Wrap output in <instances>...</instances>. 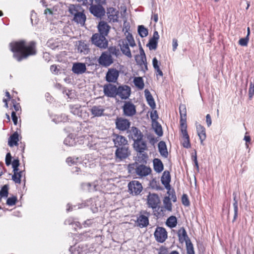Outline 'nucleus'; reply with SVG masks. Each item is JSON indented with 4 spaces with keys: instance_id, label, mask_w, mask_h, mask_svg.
<instances>
[{
    "instance_id": "f03ea898",
    "label": "nucleus",
    "mask_w": 254,
    "mask_h": 254,
    "mask_svg": "<svg viewBox=\"0 0 254 254\" xmlns=\"http://www.w3.org/2000/svg\"><path fill=\"white\" fill-rule=\"evenodd\" d=\"M128 172L138 178H142L150 175L151 169L145 165L139 164L135 162L129 164L127 166Z\"/></svg>"
},
{
    "instance_id": "6ab92c4d",
    "label": "nucleus",
    "mask_w": 254,
    "mask_h": 254,
    "mask_svg": "<svg viewBox=\"0 0 254 254\" xmlns=\"http://www.w3.org/2000/svg\"><path fill=\"white\" fill-rule=\"evenodd\" d=\"M144 213L147 214V215L149 213L147 212H144ZM137 225L140 228L146 227L149 224V219L148 216L144 215H140L137 219Z\"/></svg>"
},
{
    "instance_id": "39448f33",
    "label": "nucleus",
    "mask_w": 254,
    "mask_h": 254,
    "mask_svg": "<svg viewBox=\"0 0 254 254\" xmlns=\"http://www.w3.org/2000/svg\"><path fill=\"white\" fill-rule=\"evenodd\" d=\"M128 188L130 194L137 195L142 191L143 187L140 183L137 181H132L128 184Z\"/></svg>"
},
{
    "instance_id": "5fc2aeb1",
    "label": "nucleus",
    "mask_w": 254,
    "mask_h": 254,
    "mask_svg": "<svg viewBox=\"0 0 254 254\" xmlns=\"http://www.w3.org/2000/svg\"><path fill=\"white\" fill-rule=\"evenodd\" d=\"M17 198L15 196L9 197L6 201V204L9 206H12L15 204Z\"/></svg>"
},
{
    "instance_id": "473e14b6",
    "label": "nucleus",
    "mask_w": 254,
    "mask_h": 254,
    "mask_svg": "<svg viewBox=\"0 0 254 254\" xmlns=\"http://www.w3.org/2000/svg\"><path fill=\"white\" fill-rule=\"evenodd\" d=\"M133 83L135 86L139 90L143 89L144 83L143 80L141 77H135L133 79Z\"/></svg>"
},
{
    "instance_id": "79ce46f5",
    "label": "nucleus",
    "mask_w": 254,
    "mask_h": 254,
    "mask_svg": "<svg viewBox=\"0 0 254 254\" xmlns=\"http://www.w3.org/2000/svg\"><path fill=\"white\" fill-rule=\"evenodd\" d=\"M68 117L65 114H62L61 115L58 116L56 118L53 119V121L56 123H59L61 122L64 123L68 121Z\"/></svg>"
},
{
    "instance_id": "13d9d810",
    "label": "nucleus",
    "mask_w": 254,
    "mask_h": 254,
    "mask_svg": "<svg viewBox=\"0 0 254 254\" xmlns=\"http://www.w3.org/2000/svg\"><path fill=\"white\" fill-rule=\"evenodd\" d=\"M19 165V160L18 159H14L12 162V168L13 171H18V166Z\"/></svg>"
},
{
    "instance_id": "9d476101",
    "label": "nucleus",
    "mask_w": 254,
    "mask_h": 254,
    "mask_svg": "<svg viewBox=\"0 0 254 254\" xmlns=\"http://www.w3.org/2000/svg\"><path fill=\"white\" fill-rule=\"evenodd\" d=\"M103 92L106 96L115 98L117 96V86L111 83L105 84L103 86Z\"/></svg>"
},
{
    "instance_id": "cd10ccee",
    "label": "nucleus",
    "mask_w": 254,
    "mask_h": 254,
    "mask_svg": "<svg viewBox=\"0 0 254 254\" xmlns=\"http://www.w3.org/2000/svg\"><path fill=\"white\" fill-rule=\"evenodd\" d=\"M144 94L148 105L151 108L154 109L156 106L155 103L150 91L148 89H145Z\"/></svg>"
},
{
    "instance_id": "e433bc0d",
    "label": "nucleus",
    "mask_w": 254,
    "mask_h": 254,
    "mask_svg": "<svg viewBox=\"0 0 254 254\" xmlns=\"http://www.w3.org/2000/svg\"><path fill=\"white\" fill-rule=\"evenodd\" d=\"M82 10L81 7L78 5H71L69 7L70 13L74 15V16Z\"/></svg>"
},
{
    "instance_id": "1a4fd4ad",
    "label": "nucleus",
    "mask_w": 254,
    "mask_h": 254,
    "mask_svg": "<svg viewBox=\"0 0 254 254\" xmlns=\"http://www.w3.org/2000/svg\"><path fill=\"white\" fill-rule=\"evenodd\" d=\"M160 200L158 195L156 193H149L147 196V204L148 207L153 209L158 207Z\"/></svg>"
},
{
    "instance_id": "680f3d73",
    "label": "nucleus",
    "mask_w": 254,
    "mask_h": 254,
    "mask_svg": "<svg viewBox=\"0 0 254 254\" xmlns=\"http://www.w3.org/2000/svg\"><path fill=\"white\" fill-rule=\"evenodd\" d=\"M155 131L156 134L159 136H161L163 134V131L162 129V127L160 125H157L156 127L155 128Z\"/></svg>"
},
{
    "instance_id": "dca6fc26",
    "label": "nucleus",
    "mask_w": 254,
    "mask_h": 254,
    "mask_svg": "<svg viewBox=\"0 0 254 254\" xmlns=\"http://www.w3.org/2000/svg\"><path fill=\"white\" fill-rule=\"evenodd\" d=\"M113 141L115 144V146L117 147L127 146V139L124 136L118 134L114 135Z\"/></svg>"
},
{
    "instance_id": "ddd939ff",
    "label": "nucleus",
    "mask_w": 254,
    "mask_h": 254,
    "mask_svg": "<svg viewBox=\"0 0 254 254\" xmlns=\"http://www.w3.org/2000/svg\"><path fill=\"white\" fill-rule=\"evenodd\" d=\"M116 126L117 129L120 130L125 131L129 128L130 122L127 119L118 118L116 120Z\"/></svg>"
},
{
    "instance_id": "6e6d98bb",
    "label": "nucleus",
    "mask_w": 254,
    "mask_h": 254,
    "mask_svg": "<svg viewBox=\"0 0 254 254\" xmlns=\"http://www.w3.org/2000/svg\"><path fill=\"white\" fill-rule=\"evenodd\" d=\"M233 207H234V219L233 221H235L238 216V201H235L233 203Z\"/></svg>"
},
{
    "instance_id": "7c9ffc66",
    "label": "nucleus",
    "mask_w": 254,
    "mask_h": 254,
    "mask_svg": "<svg viewBox=\"0 0 254 254\" xmlns=\"http://www.w3.org/2000/svg\"><path fill=\"white\" fill-rule=\"evenodd\" d=\"M77 50L78 52L83 54H87L89 51L88 46L84 42L81 41H78Z\"/></svg>"
},
{
    "instance_id": "b1692460",
    "label": "nucleus",
    "mask_w": 254,
    "mask_h": 254,
    "mask_svg": "<svg viewBox=\"0 0 254 254\" xmlns=\"http://www.w3.org/2000/svg\"><path fill=\"white\" fill-rule=\"evenodd\" d=\"M178 236L181 243L187 242L190 240L184 227L181 228L178 232Z\"/></svg>"
},
{
    "instance_id": "7ed1b4c3",
    "label": "nucleus",
    "mask_w": 254,
    "mask_h": 254,
    "mask_svg": "<svg viewBox=\"0 0 254 254\" xmlns=\"http://www.w3.org/2000/svg\"><path fill=\"white\" fill-rule=\"evenodd\" d=\"M91 41L93 45L100 49H105L108 47V41L104 35L95 33L92 36Z\"/></svg>"
},
{
    "instance_id": "4be33fe9",
    "label": "nucleus",
    "mask_w": 254,
    "mask_h": 254,
    "mask_svg": "<svg viewBox=\"0 0 254 254\" xmlns=\"http://www.w3.org/2000/svg\"><path fill=\"white\" fill-rule=\"evenodd\" d=\"M170 175L169 172L165 171L161 177V182L167 190H170Z\"/></svg>"
},
{
    "instance_id": "774afa93",
    "label": "nucleus",
    "mask_w": 254,
    "mask_h": 254,
    "mask_svg": "<svg viewBox=\"0 0 254 254\" xmlns=\"http://www.w3.org/2000/svg\"><path fill=\"white\" fill-rule=\"evenodd\" d=\"M50 70L53 73L57 74L59 70L57 68V66L55 65H52L50 67Z\"/></svg>"
},
{
    "instance_id": "f704fd0d",
    "label": "nucleus",
    "mask_w": 254,
    "mask_h": 254,
    "mask_svg": "<svg viewBox=\"0 0 254 254\" xmlns=\"http://www.w3.org/2000/svg\"><path fill=\"white\" fill-rule=\"evenodd\" d=\"M70 112L74 115L78 116H81V110L80 105H71L70 106Z\"/></svg>"
},
{
    "instance_id": "bf43d9fd",
    "label": "nucleus",
    "mask_w": 254,
    "mask_h": 254,
    "mask_svg": "<svg viewBox=\"0 0 254 254\" xmlns=\"http://www.w3.org/2000/svg\"><path fill=\"white\" fill-rule=\"evenodd\" d=\"M183 145L184 147L187 148H190V137H185L183 138Z\"/></svg>"
},
{
    "instance_id": "c03bdc74",
    "label": "nucleus",
    "mask_w": 254,
    "mask_h": 254,
    "mask_svg": "<svg viewBox=\"0 0 254 254\" xmlns=\"http://www.w3.org/2000/svg\"><path fill=\"white\" fill-rule=\"evenodd\" d=\"M187 124H180V129L183 135V138L189 137V135L187 132Z\"/></svg>"
},
{
    "instance_id": "864d4df0",
    "label": "nucleus",
    "mask_w": 254,
    "mask_h": 254,
    "mask_svg": "<svg viewBox=\"0 0 254 254\" xmlns=\"http://www.w3.org/2000/svg\"><path fill=\"white\" fill-rule=\"evenodd\" d=\"M254 95V83L251 82L250 83V87L249 89V96L250 99H252Z\"/></svg>"
},
{
    "instance_id": "09e8293b",
    "label": "nucleus",
    "mask_w": 254,
    "mask_h": 254,
    "mask_svg": "<svg viewBox=\"0 0 254 254\" xmlns=\"http://www.w3.org/2000/svg\"><path fill=\"white\" fill-rule=\"evenodd\" d=\"M158 41L150 39L148 46L150 50H155L157 48Z\"/></svg>"
},
{
    "instance_id": "37998d69",
    "label": "nucleus",
    "mask_w": 254,
    "mask_h": 254,
    "mask_svg": "<svg viewBox=\"0 0 254 254\" xmlns=\"http://www.w3.org/2000/svg\"><path fill=\"white\" fill-rule=\"evenodd\" d=\"M163 203L165 208L168 210H171L172 203L171 202V198L169 197H165L163 199Z\"/></svg>"
},
{
    "instance_id": "4468645a",
    "label": "nucleus",
    "mask_w": 254,
    "mask_h": 254,
    "mask_svg": "<svg viewBox=\"0 0 254 254\" xmlns=\"http://www.w3.org/2000/svg\"><path fill=\"white\" fill-rule=\"evenodd\" d=\"M105 108L101 105L93 106L90 111L93 117H101L105 116Z\"/></svg>"
},
{
    "instance_id": "c9c22d12",
    "label": "nucleus",
    "mask_w": 254,
    "mask_h": 254,
    "mask_svg": "<svg viewBox=\"0 0 254 254\" xmlns=\"http://www.w3.org/2000/svg\"><path fill=\"white\" fill-rule=\"evenodd\" d=\"M64 144L69 146L75 145L76 141L73 135L71 134L68 135L64 140Z\"/></svg>"
},
{
    "instance_id": "423d86ee",
    "label": "nucleus",
    "mask_w": 254,
    "mask_h": 254,
    "mask_svg": "<svg viewBox=\"0 0 254 254\" xmlns=\"http://www.w3.org/2000/svg\"><path fill=\"white\" fill-rule=\"evenodd\" d=\"M129 154L130 153L127 146L117 147L115 152L116 160L117 162H120L127 158Z\"/></svg>"
},
{
    "instance_id": "0eeeda50",
    "label": "nucleus",
    "mask_w": 254,
    "mask_h": 254,
    "mask_svg": "<svg viewBox=\"0 0 254 254\" xmlns=\"http://www.w3.org/2000/svg\"><path fill=\"white\" fill-rule=\"evenodd\" d=\"M117 96L118 95L121 99H127L131 93V88L127 85L119 86L117 87Z\"/></svg>"
},
{
    "instance_id": "2f4dec72",
    "label": "nucleus",
    "mask_w": 254,
    "mask_h": 254,
    "mask_svg": "<svg viewBox=\"0 0 254 254\" xmlns=\"http://www.w3.org/2000/svg\"><path fill=\"white\" fill-rule=\"evenodd\" d=\"M153 167L154 170L157 173H160L163 170V165L159 159H154L153 160Z\"/></svg>"
},
{
    "instance_id": "72a5a7b5",
    "label": "nucleus",
    "mask_w": 254,
    "mask_h": 254,
    "mask_svg": "<svg viewBox=\"0 0 254 254\" xmlns=\"http://www.w3.org/2000/svg\"><path fill=\"white\" fill-rule=\"evenodd\" d=\"M177 224V220L175 216L169 217L166 221V225L171 228H174Z\"/></svg>"
},
{
    "instance_id": "6e6552de",
    "label": "nucleus",
    "mask_w": 254,
    "mask_h": 254,
    "mask_svg": "<svg viewBox=\"0 0 254 254\" xmlns=\"http://www.w3.org/2000/svg\"><path fill=\"white\" fill-rule=\"evenodd\" d=\"M98 61L100 64L107 67L113 63L114 60L109 52L105 51L102 53Z\"/></svg>"
},
{
    "instance_id": "a878e982",
    "label": "nucleus",
    "mask_w": 254,
    "mask_h": 254,
    "mask_svg": "<svg viewBox=\"0 0 254 254\" xmlns=\"http://www.w3.org/2000/svg\"><path fill=\"white\" fill-rule=\"evenodd\" d=\"M134 145L136 150L140 153L146 150L147 147L145 142L141 140V139L134 141Z\"/></svg>"
},
{
    "instance_id": "c85d7f7f",
    "label": "nucleus",
    "mask_w": 254,
    "mask_h": 254,
    "mask_svg": "<svg viewBox=\"0 0 254 254\" xmlns=\"http://www.w3.org/2000/svg\"><path fill=\"white\" fill-rule=\"evenodd\" d=\"M158 149L160 154L166 158L168 156V152L167 151L166 143L164 141H161L158 143Z\"/></svg>"
},
{
    "instance_id": "20e7f679",
    "label": "nucleus",
    "mask_w": 254,
    "mask_h": 254,
    "mask_svg": "<svg viewBox=\"0 0 254 254\" xmlns=\"http://www.w3.org/2000/svg\"><path fill=\"white\" fill-rule=\"evenodd\" d=\"M155 240L158 242L163 243L168 238V233L166 229L162 227H157L154 233Z\"/></svg>"
},
{
    "instance_id": "f8f14e48",
    "label": "nucleus",
    "mask_w": 254,
    "mask_h": 254,
    "mask_svg": "<svg viewBox=\"0 0 254 254\" xmlns=\"http://www.w3.org/2000/svg\"><path fill=\"white\" fill-rule=\"evenodd\" d=\"M90 5L89 11L95 16L101 17L104 15L105 11L102 5L99 4L93 5L92 4Z\"/></svg>"
},
{
    "instance_id": "5701e85b",
    "label": "nucleus",
    "mask_w": 254,
    "mask_h": 254,
    "mask_svg": "<svg viewBox=\"0 0 254 254\" xmlns=\"http://www.w3.org/2000/svg\"><path fill=\"white\" fill-rule=\"evenodd\" d=\"M196 128L197 134L199 136L201 143H202L206 137L205 129L203 126L197 124H196Z\"/></svg>"
},
{
    "instance_id": "9b49d317",
    "label": "nucleus",
    "mask_w": 254,
    "mask_h": 254,
    "mask_svg": "<svg viewBox=\"0 0 254 254\" xmlns=\"http://www.w3.org/2000/svg\"><path fill=\"white\" fill-rule=\"evenodd\" d=\"M124 114L128 117H132L136 114L135 105L131 102H125L123 107Z\"/></svg>"
},
{
    "instance_id": "69168bd1",
    "label": "nucleus",
    "mask_w": 254,
    "mask_h": 254,
    "mask_svg": "<svg viewBox=\"0 0 254 254\" xmlns=\"http://www.w3.org/2000/svg\"><path fill=\"white\" fill-rule=\"evenodd\" d=\"M93 223V220L87 219V220L84 221V222L83 223V225L84 227H87L91 226Z\"/></svg>"
},
{
    "instance_id": "bb28decb",
    "label": "nucleus",
    "mask_w": 254,
    "mask_h": 254,
    "mask_svg": "<svg viewBox=\"0 0 254 254\" xmlns=\"http://www.w3.org/2000/svg\"><path fill=\"white\" fill-rule=\"evenodd\" d=\"M86 19V16L83 13V10H82L78 14H76L73 17V20L75 22L79 23L82 26L84 25Z\"/></svg>"
},
{
    "instance_id": "3c124183",
    "label": "nucleus",
    "mask_w": 254,
    "mask_h": 254,
    "mask_svg": "<svg viewBox=\"0 0 254 254\" xmlns=\"http://www.w3.org/2000/svg\"><path fill=\"white\" fill-rule=\"evenodd\" d=\"M8 196V188L5 185L0 190V197H7Z\"/></svg>"
},
{
    "instance_id": "c756f323",
    "label": "nucleus",
    "mask_w": 254,
    "mask_h": 254,
    "mask_svg": "<svg viewBox=\"0 0 254 254\" xmlns=\"http://www.w3.org/2000/svg\"><path fill=\"white\" fill-rule=\"evenodd\" d=\"M18 134L17 132H15L9 137L8 139V144L10 147L16 146L18 145Z\"/></svg>"
},
{
    "instance_id": "052dcab7",
    "label": "nucleus",
    "mask_w": 254,
    "mask_h": 254,
    "mask_svg": "<svg viewBox=\"0 0 254 254\" xmlns=\"http://www.w3.org/2000/svg\"><path fill=\"white\" fill-rule=\"evenodd\" d=\"M78 2L81 3L82 5L88 6L93 3V0H77Z\"/></svg>"
},
{
    "instance_id": "f257e3e1",
    "label": "nucleus",
    "mask_w": 254,
    "mask_h": 254,
    "mask_svg": "<svg viewBox=\"0 0 254 254\" xmlns=\"http://www.w3.org/2000/svg\"><path fill=\"white\" fill-rule=\"evenodd\" d=\"M9 46L11 51L14 53V57L19 62L36 53L35 43L33 41L27 43L22 40L11 43Z\"/></svg>"
},
{
    "instance_id": "603ef678",
    "label": "nucleus",
    "mask_w": 254,
    "mask_h": 254,
    "mask_svg": "<svg viewBox=\"0 0 254 254\" xmlns=\"http://www.w3.org/2000/svg\"><path fill=\"white\" fill-rule=\"evenodd\" d=\"M249 41L248 36L245 38H241L239 41V44L241 46H247Z\"/></svg>"
},
{
    "instance_id": "58836bf2",
    "label": "nucleus",
    "mask_w": 254,
    "mask_h": 254,
    "mask_svg": "<svg viewBox=\"0 0 254 254\" xmlns=\"http://www.w3.org/2000/svg\"><path fill=\"white\" fill-rule=\"evenodd\" d=\"M14 174L12 176V180L15 183L17 184H20L21 183V178L22 176V171H13Z\"/></svg>"
},
{
    "instance_id": "49530a36",
    "label": "nucleus",
    "mask_w": 254,
    "mask_h": 254,
    "mask_svg": "<svg viewBox=\"0 0 254 254\" xmlns=\"http://www.w3.org/2000/svg\"><path fill=\"white\" fill-rule=\"evenodd\" d=\"M139 57H140V60L137 62L138 63V64H146V63H145V62H146L145 54V53L142 49H141V50L140 51Z\"/></svg>"
},
{
    "instance_id": "0e129e2a",
    "label": "nucleus",
    "mask_w": 254,
    "mask_h": 254,
    "mask_svg": "<svg viewBox=\"0 0 254 254\" xmlns=\"http://www.w3.org/2000/svg\"><path fill=\"white\" fill-rule=\"evenodd\" d=\"M11 156L10 153H7L5 157V164L7 166H9L11 164Z\"/></svg>"
},
{
    "instance_id": "ea45409f",
    "label": "nucleus",
    "mask_w": 254,
    "mask_h": 254,
    "mask_svg": "<svg viewBox=\"0 0 254 254\" xmlns=\"http://www.w3.org/2000/svg\"><path fill=\"white\" fill-rule=\"evenodd\" d=\"M66 162L69 165H77L81 162V160L78 157H69L66 159Z\"/></svg>"
},
{
    "instance_id": "de8ad7c7",
    "label": "nucleus",
    "mask_w": 254,
    "mask_h": 254,
    "mask_svg": "<svg viewBox=\"0 0 254 254\" xmlns=\"http://www.w3.org/2000/svg\"><path fill=\"white\" fill-rule=\"evenodd\" d=\"M90 158V155H87L85 157V160L83 161L82 165L86 167L91 168L93 165L94 163L93 162V160L91 161H88V160Z\"/></svg>"
},
{
    "instance_id": "a211bd4d",
    "label": "nucleus",
    "mask_w": 254,
    "mask_h": 254,
    "mask_svg": "<svg viewBox=\"0 0 254 254\" xmlns=\"http://www.w3.org/2000/svg\"><path fill=\"white\" fill-rule=\"evenodd\" d=\"M98 29L99 32V34L106 37L108 34L110 27L106 22L101 21L98 24Z\"/></svg>"
},
{
    "instance_id": "2eb2a0df",
    "label": "nucleus",
    "mask_w": 254,
    "mask_h": 254,
    "mask_svg": "<svg viewBox=\"0 0 254 254\" xmlns=\"http://www.w3.org/2000/svg\"><path fill=\"white\" fill-rule=\"evenodd\" d=\"M119 76V71L115 68H110L106 73V79L109 82H116Z\"/></svg>"
},
{
    "instance_id": "4d7b16f0",
    "label": "nucleus",
    "mask_w": 254,
    "mask_h": 254,
    "mask_svg": "<svg viewBox=\"0 0 254 254\" xmlns=\"http://www.w3.org/2000/svg\"><path fill=\"white\" fill-rule=\"evenodd\" d=\"M182 203L185 206H187L190 205V201L188 199L187 195L186 194H184L183 195L182 197Z\"/></svg>"
},
{
    "instance_id": "412c9836",
    "label": "nucleus",
    "mask_w": 254,
    "mask_h": 254,
    "mask_svg": "<svg viewBox=\"0 0 254 254\" xmlns=\"http://www.w3.org/2000/svg\"><path fill=\"white\" fill-rule=\"evenodd\" d=\"M180 114V124H187V109L185 104H181L179 107Z\"/></svg>"
},
{
    "instance_id": "a19ab883",
    "label": "nucleus",
    "mask_w": 254,
    "mask_h": 254,
    "mask_svg": "<svg viewBox=\"0 0 254 254\" xmlns=\"http://www.w3.org/2000/svg\"><path fill=\"white\" fill-rule=\"evenodd\" d=\"M138 32L141 37H145L148 35V31L143 25H139L138 27Z\"/></svg>"
},
{
    "instance_id": "4c0bfd02",
    "label": "nucleus",
    "mask_w": 254,
    "mask_h": 254,
    "mask_svg": "<svg viewBox=\"0 0 254 254\" xmlns=\"http://www.w3.org/2000/svg\"><path fill=\"white\" fill-rule=\"evenodd\" d=\"M106 52H109V54H110L112 57V56H114L118 57L120 55V52L119 49L115 46L110 47Z\"/></svg>"
},
{
    "instance_id": "e2e57ef3",
    "label": "nucleus",
    "mask_w": 254,
    "mask_h": 254,
    "mask_svg": "<svg viewBox=\"0 0 254 254\" xmlns=\"http://www.w3.org/2000/svg\"><path fill=\"white\" fill-rule=\"evenodd\" d=\"M168 248H167L165 247L161 246L158 249V254H168Z\"/></svg>"
},
{
    "instance_id": "393cba45",
    "label": "nucleus",
    "mask_w": 254,
    "mask_h": 254,
    "mask_svg": "<svg viewBox=\"0 0 254 254\" xmlns=\"http://www.w3.org/2000/svg\"><path fill=\"white\" fill-rule=\"evenodd\" d=\"M130 135L134 141L141 140L142 135L141 131L135 127H132L130 130Z\"/></svg>"
},
{
    "instance_id": "8fccbe9b",
    "label": "nucleus",
    "mask_w": 254,
    "mask_h": 254,
    "mask_svg": "<svg viewBox=\"0 0 254 254\" xmlns=\"http://www.w3.org/2000/svg\"><path fill=\"white\" fill-rule=\"evenodd\" d=\"M125 40L127 42L128 45H129L130 47H134L135 45L133 38L131 35H128L127 36L126 40Z\"/></svg>"
},
{
    "instance_id": "f3484780",
    "label": "nucleus",
    "mask_w": 254,
    "mask_h": 254,
    "mask_svg": "<svg viewBox=\"0 0 254 254\" xmlns=\"http://www.w3.org/2000/svg\"><path fill=\"white\" fill-rule=\"evenodd\" d=\"M86 69V67L85 64L81 63L74 64L72 67L73 72L77 74L83 73Z\"/></svg>"
},
{
    "instance_id": "338daca9",
    "label": "nucleus",
    "mask_w": 254,
    "mask_h": 254,
    "mask_svg": "<svg viewBox=\"0 0 254 254\" xmlns=\"http://www.w3.org/2000/svg\"><path fill=\"white\" fill-rule=\"evenodd\" d=\"M152 64L153 67L155 69L159 67V62L157 60L156 58H154L152 61Z\"/></svg>"
},
{
    "instance_id": "aec40b11",
    "label": "nucleus",
    "mask_w": 254,
    "mask_h": 254,
    "mask_svg": "<svg viewBox=\"0 0 254 254\" xmlns=\"http://www.w3.org/2000/svg\"><path fill=\"white\" fill-rule=\"evenodd\" d=\"M119 45L123 53L128 58H131V54L127 42L125 40H122L120 42Z\"/></svg>"
},
{
    "instance_id": "a18cd8bd",
    "label": "nucleus",
    "mask_w": 254,
    "mask_h": 254,
    "mask_svg": "<svg viewBox=\"0 0 254 254\" xmlns=\"http://www.w3.org/2000/svg\"><path fill=\"white\" fill-rule=\"evenodd\" d=\"M187 254H194L193 247L190 240L186 242Z\"/></svg>"
}]
</instances>
